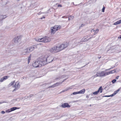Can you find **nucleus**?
<instances>
[{
	"label": "nucleus",
	"mask_w": 121,
	"mask_h": 121,
	"mask_svg": "<svg viewBox=\"0 0 121 121\" xmlns=\"http://www.w3.org/2000/svg\"><path fill=\"white\" fill-rule=\"evenodd\" d=\"M47 58L44 56L40 57L37 60L33 63V65L35 67H41L47 64Z\"/></svg>",
	"instance_id": "obj_1"
},
{
	"label": "nucleus",
	"mask_w": 121,
	"mask_h": 121,
	"mask_svg": "<svg viewBox=\"0 0 121 121\" xmlns=\"http://www.w3.org/2000/svg\"><path fill=\"white\" fill-rule=\"evenodd\" d=\"M35 40L37 41L47 43L50 42L51 41L50 37H45L43 38L39 39L36 38L35 39Z\"/></svg>",
	"instance_id": "obj_2"
},
{
	"label": "nucleus",
	"mask_w": 121,
	"mask_h": 121,
	"mask_svg": "<svg viewBox=\"0 0 121 121\" xmlns=\"http://www.w3.org/2000/svg\"><path fill=\"white\" fill-rule=\"evenodd\" d=\"M60 28L61 26H55L53 27H51V34H54L56 31L60 30Z\"/></svg>",
	"instance_id": "obj_3"
},
{
	"label": "nucleus",
	"mask_w": 121,
	"mask_h": 121,
	"mask_svg": "<svg viewBox=\"0 0 121 121\" xmlns=\"http://www.w3.org/2000/svg\"><path fill=\"white\" fill-rule=\"evenodd\" d=\"M50 52L53 53H55L58 52L60 51L59 47L54 46L51 48L49 50Z\"/></svg>",
	"instance_id": "obj_4"
},
{
	"label": "nucleus",
	"mask_w": 121,
	"mask_h": 121,
	"mask_svg": "<svg viewBox=\"0 0 121 121\" xmlns=\"http://www.w3.org/2000/svg\"><path fill=\"white\" fill-rule=\"evenodd\" d=\"M31 52L29 47L24 49L22 51L21 54L23 55H26Z\"/></svg>",
	"instance_id": "obj_5"
},
{
	"label": "nucleus",
	"mask_w": 121,
	"mask_h": 121,
	"mask_svg": "<svg viewBox=\"0 0 121 121\" xmlns=\"http://www.w3.org/2000/svg\"><path fill=\"white\" fill-rule=\"evenodd\" d=\"M68 45V43H65L60 45L59 47L60 51L63 50L67 47Z\"/></svg>",
	"instance_id": "obj_6"
},
{
	"label": "nucleus",
	"mask_w": 121,
	"mask_h": 121,
	"mask_svg": "<svg viewBox=\"0 0 121 121\" xmlns=\"http://www.w3.org/2000/svg\"><path fill=\"white\" fill-rule=\"evenodd\" d=\"M20 36H17L15 37L13 39V42L16 44H18L20 41Z\"/></svg>",
	"instance_id": "obj_7"
},
{
	"label": "nucleus",
	"mask_w": 121,
	"mask_h": 121,
	"mask_svg": "<svg viewBox=\"0 0 121 121\" xmlns=\"http://www.w3.org/2000/svg\"><path fill=\"white\" fill-rule=\"evenodd\" d=\"M97 73L98 77H102L105 76L104 72V71H100L98 72Z\"/></svg>",
	"instance_id": "obj_8"
},
{
	"label": "nucleus",
	"mask_w": 121,
	"mask_h": 121,
	"mask_svg": "<svg viewBox=\"0 0 121 121\" xmlns=\"http://www.w3.org/2000/svg\"><path fill=\"white\" fill-rule=\"evenodd\" d=\"M20 85L19 84V82L18 81L16 82L13 86V87L15 88L16 89H18L20 87Z\"/></svg>",
	"instance_id": "obj_9"
},
{
	"label": "nucleus",
	"mask_w": 121,
	"mask_h": 121,
	"mask_svg": "<svg viewBox=\"0 0 121 121\" xmlns=\"http://www.w3.org/2000/svg\"><path fill=\"white\" fill-rule=\"evenodd\" d=\"M18 108L17 107H13L11 108L6 110L5 111V112L7 113H9L16 109H18Z\"/></svg>",
	"instance_id": "obj_10"
},
{
	"label": "nucleus",
	"mask_w": 121,
	"mask_h": 121,
	"mask_svg": "<svg viewBox=\"0 0 121 121\" xmlns=\"http://www.w3.org/2000/svg\"><path fill=\"white\" fill-rule=\"evenodd\" d=\"M61 106L64 108L66 107L69 108L70 107V105H69L68 103H65L64 104H62L61 105Z\"/></svg>",
	"instance_id": "obj_11"
},
{
	"label": "nucleus",
	"mask_w": 121,
	"mask_h": 121,
	"mask_svg": "<svg viewBox=\"0 0 121 121\" xmlns=\"http://www.w3.org/2000/svg\"><path fill=\"white\" fill-rule=\"evenodd\" d=\"M9 77L7 76H6L3 77L2 78L0 79V82H3L6 79H8Z\"/></svg>",
	"instance_id": "obj_12"
},
{
	"label": "nucleus",
	"mask_w": 121,
	"mask_h": 121,
	"mask_svg": "<svg viewBox=\"0 0 121 121\" xmlns=\"http://www.w3.org/2000/svg\"><path fill=\"white\" fill-rule=\"evenodd\" d=\"M62 82L61 83H56L53 85L51 86H49V88H50V87H55L61 84L62 83Z\"/></svg>",
	"instance_id": "obj_13"
},
{
	"label": "nucleus",
	"mask_w": 121,
	"mask_h": 121,
	"mask_svg": "<svg viewBox=\"0 0 121 121\" xmlns=\"http://www.w3.org/2000/svg\"><path fill=\"white\" fill-rule=\"evenodd\" d=\"M49 59V60H48V61L47 59V63H50L52 61L53 59V58L52 57L50 56L48 57V59Z\"/></svg>",
	"instance_id": "obj_14"
},
{
	"label": "nucleus",
	"mask_w": 121,
	"mask_h": 121,
	"mask_svg": "<svg viewBox=\"0 0 121 121\" xmlns=\"http://www.w3.org/2000/svg\"><path fill=\"white\" fill-rule=\"evenodd\" d=\"M36 48V46H32L29 47L31 52L34 50L35 48Z\"/></svg>",
	"instance_id": "obj_15"
},
{
	"label": "nucleus",
	"mask_w": 121,
	"mask_h": 121,
	"mask_svg": "<svg viewBox=\"0 0 121 121\" xmlns=\"http://www.w3.org/2000/svg\"><path fill=\"white\" fill-rule=\"evenodd\" d=\"M85 89H83L78 91L79 94H84L85 91Z\"/></svg>",
	"instance_id": "obj_16"
},
{
	"label": "nucleus",
	"mask_w": 121,
	"mask_h": 121,
	"mask_svg": "<svg viewBox=\"0 0 121 121\" xmlns=\"http://www.w3.org/2000/svg\"><path fill=\"white\" fill-rule=\"evenodd\" d=\"M99 31V29H97L95 30H94L93 29L91 31V32H94L95 33L94 35H95L97 34Z\"/></svg>",
	"instance_id": "obj_17"
},
{
	"label": "nucleus",
	"mask_w": 121,
	"mask_h": 121,
	"mask_svg": "<svg viewBox=\"0 0 121 121\" xmlns=\"http://www.w3.org/2000/svg\"><path fill=\"white\" fill-rule=\"evenodd\" d=\"M120 90V89H118V90H117V91H115L114 93L112 95H111L110 96H111V97H112L114 95L119 92Z\"/></svg>",
	"instance_id": "obj_18"
},
{
	"label": "nucleus",
	"mask_w": 121,
	"mask_h": 121,
	"mask_svg": "<svg viewBox=\"0 0 121 121\" xmlns=\"http://www.w3.org/2000/svg\"><path fill=\"white\" fill-rule=\"evenodd\" d=\"M121 23V20H120L117 21V22L114 23V25H117Z\"/></svg>",
	"instance_id": "obj_19"
},
{
	"label": "nucleus",
	"mask_w": 121,
	"mask_h": 121,
	"mask_svg": "<svg viewBox=\"0 0 121 121\" xmlns=\"http://www.w3.org/2000/svg\"><path fill=\"white\" fill-rule=\"evenodd\" d=\"M102 87L101 86L99 87L98 90L97 91H98V93L99 92L100 93H102Z\"/></svg>",
	"instance_id": "obj_20"
},
{
	"label": "nucleus",
	"mask_w": 121,
	"mask_h": 121,
	"mask_svg": "<svg viewBox=\"0 0 121 121\" xmlns=\"http://www.w3.org/2000/svg\"><path fill=\"white\" fill-rule=\"evenodd\" d=\"M71 88L70 87H69L68 88L66 89H65L64 90H63V91H62L61 92H64L68 90H70V89H71Z\"/></svg>",
	"instance_id": "obj_21"
},
{
	"label": "nucleus",
	"mask_w": 121,
	"mask_h": 121,
	"mask_svg": "<svg viewBox=\"0 0 121 121\" xmlns=\"http://www.w3.org/2000/svg\"><path fill=\"white\" fill-rule=\"evenodd\" d=\"M15 83V81H12L9 84V86H12L14 84V83Z\"/></svg>",
	"instance_id": "obj_22"
},
{
	"label": "nucleus",
	"mask_w": 121,
	"mask_h": 121,
	"mask_svg": "<svg viewBox=\"0 0 121 121\" xmlns=\"http://www.w3.org/2000/svg\"><path fill=\"white\" fill-rule=\"evenodd\" d=\"M6 16H5L4 15H1L0 16V18L1 19H3L4 18L6 17Z\"/></svg>",
	"instance_id": "obj_23"
},
{
	"label": "nucleus",
	"mask_w": 121,
	"mask_h": 121,
	"mask_svg": "<svg viewBox=\"0 0 121 121\" xmlns=\"http://www.w3.org/2000/svg\"><path fill=\"white\" fill-rule=\"evenodd\" d=\"M98 75H97V73L95 75L93 76L92 77V78H93V79H94L95 78L97 77H98Z\"/></svg>",
	"instance_id": "obj_24"
},
{
	"label": "nucleus",
	"mask_w": 121,
	"mask_h": 121,
	"mask_svg": "<svg viewBox=\"0 0 121 121\" xmlns=\"http://www.w3.org/2000/svg\"><path fill=\"white\" fill-rule=\"evenodd\" d=\"M79 94L78 93V92L77 91V92H73L72 93V94L73 95H75L77 94Z\"/></svg>",
	"instance_id": "obj_25"
},
{
	"label": "nucleus",
	"mask_w": 121,
	"mask_h": 121,
	"mask_svg": "<svg viewBox=\"0 0 121 121\" xmlns=\"http://www.w3.org/2000/svg\"><path fill=\"white\" fill-rule=\"evenodd\" d=\"M98 91H95L93 92V94L94 95H96L98 93Z\"/></svg>",
	"instance_id": "obj_26"
},
{
	"label": "nucleus",
	"mask_w": 121,
	"mask_h": 121,
	"mask_svg": "<svg viewBox=\"0 0 121 121\" xmlns=\"http://www.w3.org/2000/svg\"><path fill=\"white\" fill-rule=\"evenodd\" d=\"M30 58L31 56H30L28 58V64L29 63V62H30Z\"/></svg>",
	"instance_id": "obj_27"
},
{
	"label": "nucleus",
	"mask_w": 121,
	"mask_h": 121,
	"mask_svg": "<svg viewBox=\"0 0 121 121\" xmlns=\"http://www.w3.org/2000/svg\"><path fill=\"white\" fill-rule=\"evenodd\" d=\"M104 73L105 76L106 75H108L110 74L109 72H108L107 73H105L104 72Z\"/></svg>",
	"instance_id": "obj_28"
},
{
	"label": "nucleus",
	"mask_w": 121,
	"mask_h": 121,
	"mask_svg": "<svg viewBox=\"0 0 121 121\" xmlns=\"http://www.w3.org/2000/svg\"><path fill=\"white\" fill-rule=\"evenodd\" d=\"M63 76H61L60 77H56V79H59L60 78H63L64 77H62Z\"/></svg>",
	"instance_id": "obj_29"
},
{
	"label": "nucleus",
	"mask_w": 121,
	"mask_h": 121,
	"mask_svg": "<svg viewBox=\"0 0 121 121\" xmlns=\"http://www.w3.org/2000/svg\"><path fill=\"white\" fill-rule=\"evenodd\" d=\"M112 73H115L117 72H116V71L115 69H114L112 71Z\"/></svg>",
	"instance_id": "obj_30"
},
{
	"label": "nucleus",
	"mask_w": 121,
	"mask_h": 121,
	"mask_svg": "<svg viewBox=\"0 0 121 121\" xmlns=\"http://www.w3.org/2000/svg\"><path fill=\"white\" fill-rule=\"evenodd\" d=\"M116 81V80L114 79L112 81V82L113 83H114Z\"/></svg>",
	"instance_id": "obj_31"
},
{
	"label": "nucleus",
	"mask_w": 121,
	"mask_h": 121,
	"mask_svg": "<svg viewBox=\"0 0 121 121\" xmlns=\"http://www.w3.org/2000/svg\"><path fill=\"white\" fill-rule=\"evenodd\" d=\"M105 8V7L104 6H103V8L102 9V12H104V10Z\"/></svg>",
	"instance_id": "obj_32"
},
{
	"label": "nucleus",
	"mask_w": 121,
	"mask_h": 121,
	"mask_svg": "<svg viewBox=\"0 0 121 121\" xmlns=\"http://www.w3.org/2000/svg\"><path fill=\"white\" fill-rule=\"evenodd\" d=\"M69 17H70V18L71 19H73V16H71Z\"/></svg>",
	"instance_id": "obj_33"
},
{
	"label": "nucleus",
	"mask_w": 121,
	"mask_h": 121,
	"mask_svg": "<svg viewBox=\"0 0 121 121\" xmlns=\"http://www.w3.org/2000/svg\"><path fill=\"white\" fill-rule=\"evenodd\" d=\"M1 113L2 114H4L5 113V112L4 111H2L1 112Z\"/></svg>",
	"instance_id": "obj_34"
},
{
	"label": "nucleus",
	"mask_w": 121,
	"mask_h": 121,
	"mask_svg": "<svg viewBox=\"0 0 121 121\" xmlns=\"http://www.w3.org/2000/svg\"><path fill=\"white\" fill-rule=\"evenodd\" d=\"M58 6L59 7H61L62 6V5L61 4H59L58 5Z\"/></svg>",
	"instance_id": "obj_35"
},
{
	"label": "nucleus",
	"mask_w": 121,
	"mask_h": 121,
	"mask_svg": "<svg viewBox=\"0 0 121 121\" xmlns=\"http://www.w3.org/2000/svg\"><path fill=\"white\" fill-rule=\"evenodd\" d=\"M110 96V95H108V96H104V97H111V96Z\"/></svg>",
	"instance_id": "obj_36"
},
{
	"label": "nucleus",
	"mask_w": 121,
	"mask_h": 121,
	"mask_svg": "<svg viewBox=\"0 0 121 121\" xmlns=\"http://www.w3.org/2000/svg\"><path fill=\"white\" fill-rule=\"evenodd\" d=\"M118 78H119V76H117L116 77V79H118Z\"/></svg>",
	"instance_id": "obj_37"
},
{
	"label": "nucleus",
	"mask_w": 121,
	"mask_h": 121,
	"mask_svg": "<svg viewBox=\"0 0 121 121\" xmlns=\"http://www.w3.org/2000/svg\"><path fill=\"white\" fill-rule=\"evenodd\" d=\"M109 72V73H110V74H111V73H112V71H110V72Z\"/></svg>",
	"instance_id": "obj_38"
},
{
	"label": "nucleus",
	"mask_w": 121,
	"mask_h": 121,
	"mask_svg": "<svg viewBox=\"0 0 121 121\" xmlns=\"http://www.w3.org/2000/svg\"><path fill=\"white\" fill-rule=\"evenodd\" d=\"M120 38V39H121V35H120L119 37H118V38Z\"/></svg>",
	"instance_id": "obj_39"
},
{
	"label": "nucleus",
	"mask_w": 121,
	"mask_h": 121,
	"mask_svg": "<svg viewBox=\"0 0 121 121\" xmlns=\"http://www.w3.org/2000/svg\"><path fill=\"white\" fill-rule=\"evenodd\" d=\"M86 98H88L89 96H87V95L86 96Z\"/></svg>",
	"instance_id": "obj_40"
},
{
	"label": "nucleus",
	"mask_w": 121,
	"mask_h": 121,
	"mask_svg": "<svg viewBox=\"0 0 121 121\" xmlns=\"http://www.w3.org/2000/svg\"><path fill=\"white\" fill-rule=\"evenodd\" d=\"M4 103V102H0V104H1L3 103Z\"/></svg>",
	"instance_id": "obj_41"
},
{
	"label": "nucleus",
	"mask_w": 121,
	"mask_h": 121,
	"mask_svg": "<svg viewBox=\"0 0 121 121\" xmlns=\"http://www.w3.org/2000/svg\"><path fill=\"white\" fill-rule=\"evenodd\" d=\"M70 19V17H69V19Z\"/></svg>",
	"instance_id": "obj_42"
},
{
	"label": "nucleus",
	"mask_w": 121,
	"mask_h": 121,
	"mask_svg": "<svg viewBox=\"0 0 121 121\" xmlns=\"http://www.w3.org/2000/svg\"><path fill=\"white\" fill-rule=\"evenodd\" d=\"M64 81H64H63V82H63Z\"/></svg>",
	"instance_id": "obj_43"
},
{
	"label": "nucleus",
	"mask_w": 121,
	"mask_h": 121,
	"mask_svg": "<svg viewBox=\"0 0 121 121\" xmlns=\"http://www.w3.org/2000/svg\"><path fill=\"white\" fill-rule=\"evenodd\" d=\"M41 19H42V18H41Z\"/></svg>",
	"instance_id": "obj_44"
},
{
	"label": "nucleus",
	"mask_w": 121,
	"mask_h": 121,
	"mask_svg": "<svg viewBox=\"0 0 121 121\" xmlns=\"http://www.w3.org/2000/svg\"><path fill=\"white\" fill-rule=\"evenodd\" d=\"M65 80H66V79H65V80H64V81Z\"/></svg>",
	"instance_id": "obj_45"
}]
</instances>
